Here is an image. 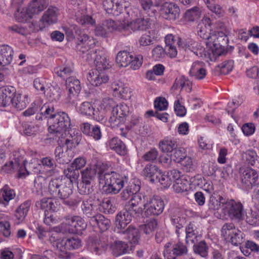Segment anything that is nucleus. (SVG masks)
<instances>
[{"mask_svg": "<svg viewBox=\"0 0 259 259\" xmlns=\"http://www.w3.org/2000/svg\"><path fill=\"white\" fill-rule=\"evenodd\" d=\"M57 14L58 9L56 7H50L42 16L39 21V23L45 24L46 26H48L56 22Z\"/></svg>", "mask_w": 259, "mask_h": 259, "instance_id": "6ab92c4d", "label": "nucleus"}, {"mask_svg": "<svg viewBox=\"0 0 259 259\" xmlns=\"http://www.w3.org/2000/svg\"><path fill=\"white\" fill-rule=\"evenodd\" d=\"M73 215H66L64 217V222L59 226V231L63 234H73L74 221Z\"/></svg>", "mask_w": 259, "mask_h": 259, "instance_id": "b1692460", "label": "nucleus"}, {"mask_svg": "<svg viewBox=\"0 0 259 259\" xmlns=\"http://www.w3.org/2000/svg\"><path fill=\"white\" fill-rule=\"evenodd\" d=\"M85 60L89 63L94 62L96 68L95 70L98 71L102 72L111 67L104 52L98 49L91 50L87 53Z\"/></svg>", "mask_w": 259, "mask_h": 259, "instance_id": "423d86ee", "label": "nucleus"}, {"mask_svg": "<svg viewBox=\"0 0 259 259\" xmlns=\"http://www.w3.org/2000/svg\"><path fill=\"white\" fill-rule=\"evenodd\" d=\"M19 131L21 134L30 136L36 132V127L28 122L23 121L19 127Z\"/></svg>", "mask_w": 259, "mask_h": 259, "instance_id": "864d4df0", "label": "nucleus"}, {"mask_svg": "<svg viewBox=\"0 0 259 259\" xmlns=\"http://www.w3.org/2000/svg\"><path fill=\"white\" fill-rule=\"evenodd\" d=\"M76 20L79 24L84 26H92L95 24V21L89 15L76 16Z\"/></svg>", "mask_w": 259, "mask_h": 259, "instance_id": "680f3d73", "label": "nucleus"}, {"mask_svg": "<svg viewBox=\"0 0 259 259\" xmlns=\"http://www.w3.org/2000/svg\"><path fill=\"white\" fill-rule=\"evenodd\" d=\"M16 93V89L12 86H6L2 89V98L4 104L11 103Z\"/></svg>", "mask_w": 259, "mask_h": 259, "instance_id": "c9c22d12", "label": "nucleus"}, {"mask_svg": "<svg viewBox=\"0 0 259 259\" xmlns=\"http://www.w3.org/2000/svg\"><path fill=\"white\" fill-rule=\"evenodd\" d=\"M108 146L120 155L124 156L127 154V150L125 144L117 138H113L109 140Z\"/></svg>", "mask_w": 259, "mask_h": 259, "instance_id": "5701e85b", "label": "nucleus"}, {"mask_svg": "<svg viewBox=\"0 0 259 259\" xmlns=\"http://www.w3.org/2000/svg\"><path fill=\"white\" fill-rule=\"evenodd\" d=\"M208 9L214 13L219 17H221L224 13V11L220 5L214 4V0H204Z\"/></svg>", "mask_w": 259, "mask_h": 259, "instance_id": "bf43d9fd", "label": "nucleus"}, {"mask_svg": "<svg viewBox=\"0 0 259 259\" xmlns=\"http://www.w3.org/2000/svg\"><path fill=\"white\" fill-rule=\"evenodd\" d=\"M51 138L55 140L58 143V145H60L62 146H63V148L65 149H70L72 150L73 147H75V145L74 144L73 142L71 141L70 139L68 138H65V134L64 136L60 137L55 138V137H52Z\"/></svg>", "mask_w": 259, "mask_h": 259, "instance_id": "3c124183", "label": "nucleus"}, {"mask_svg": "<svg viewBox=\"0 0 259 259\" xmlns=\"http://www.w3.org/2000/svg\"><path fill=\"white\" fill-rule=\"evenodd\" d=\"M22 167V165L20 166V163L15 160L14 162L10 161L9 163H5L4 165L2 166L1 170L6 173H10L14 170H18L19 176L21 177L24 175V173L21 171Z\"/></svg>", "mask_w": 259, "mask_h": 259, "instance_id": "4c0bfd02", "label": "nucleus"}, {"mask_svg": "<svg viewBox=\"0 0 259 259\" xmlns=\"http://www.w3.org/2000/svg\"><path fill=\"white\" fill-rule=\"evenodd\" d=\"M134 217L126 209L117 213L115 218L114 231L123 235V238L127 240L133 246L138 244L140 239L139 230L132 225H128Z\"/></svg>", "mask_w": 259, "mask_h": 259, "instance_id": "f257e3e1", "label": "nucleus"}, {"mask_svg": "<svg viewBox=\"0 0 259 259\" xmlns=\"http://www.w3.org/2000/svg\"><path fill=\"white\" fill-rule=\"evenodd\" d=\"M13 56V50L8 45L0 46V65L5 66L10 64Z\"/></svg>", "mask_w": 259, "mask_h": 259, "instance_id": "a211bd4d", "label": "nucleus"}, {"mask_svg": "<svg viewBox=\"0 0 259 259\" xmlns=\"http://www.w3.org/2000/svg\"><path fill=\"white\" fill-rule=\"evenodd\" d=\"M87 79L92 85L99 86L102 83L107 82L109 77L102 72L97 70H91L88 74Z\"/></svg>", "mask_w": 259, "mask_h": 259, "instance_id": "dca6fc26", "label": "nucleus"}, {"mask_svg": "<svg viewBox=\"0 0 259 259\" xmlns=\"http://www.w3.org/2000/svg\"><path fill=\"white\" fill-rule=\"evenodd\" d=\"M246 222L250 225L257 226H259V214L255 211L251 210L246 215Z\"/></svg>", "mask_w": 259, "mask_h": 259, "instance_id": "e2e57ef3", "label": "nucleus"}, {"mask_svg": "<svg viewBox=\"0 0 259 259\" xmlns=\"http://www.w3.org/2000/svg\"><path fill=\"white\" fill-rule=\"evenodd\" d=\"M193 251L203 257H206L208 255V247L205 241H201L197 244H193Z\"/></svg>", "mask_w": 259, "mask_h": 259, "instance_id": "ea45409f", "label": "nucleus"}, {"mask_svg": "<svg viewBox=\"0 0 259 259\" xmlns=\"http://www.w3.org/2000/svg\"><path fill=\"white\" fill-rule=\"evenodd\" d=\"M78 191L81 195H89L93 191V184L90 182H81L78 184Z\"/></svg>", "mask_w": 259, "mask_h": 259, "instance_id": "8fccbe9b", "label": "nucleus"}, {"mask_svg": "<svg viewBox=\"0 0 259 259\" xmlns=\"http://www.w3.org/2000/svg\"><path fill=\"white\" fill-rule=\"evenodd\" d=\"M172 251L175 255H182L187 253V248L183 243L178 242L173 245Z\"/></svg>", "mask_w": 259, "mask_h": 259, "instance_id": "774afa93", "label": "nucleus"}, {"mask_svg": "<svg viewBox=\"0 0 259 259\" xmlns=\"http://www.w3.org/2000/svg\"><path fill=\"white\" fill-rule=\"evenodd\" d=\"M48 5V0H32L27 9L32 16L33 14H37L42 11Z\"/></svg>", "mask_w": 259, "mask_h": 259, "instance_id": "393cba45", "label": "nucleus"}, {"mask_svg": "<svg viewBox=\"0 0 259 259\" xmlns=\"http://www.w3.org/2000/svg\"><path fill=\"white\" fill-rule=\"evenodd\" d=\"M239 172L242 184L246 189H251L253 186L255 185L258 179V175L255 170L249 167L240 168Z\"/></svg>", "mask_w": 259, "mask_h": 259, "instance_id": "9d476101", "label": "nucleus"}, {"mask_svg": "<svg viewBox=\"0 0 259 259\" xmlns=\"http://www.w3.org/2000/svg\"><path fill=\"white\" fill-rule=\"evenodd\" d=\"M64 173L67 178L66 181L68 183L70 182L71 184H72L73 182H75L79 176V170L73 167L72 165L65 169Z\"/></svg>", "mask_w": 259, "mask_h": 259, "instance_id": "58836bf2", "label": "nucleus"}, {"mask_svg": "<svg viewBox=\"0 0 259 259\" xmlns=\"http://www.w3.org/2000/svg\"><path fill=\"white\" fill-rule=\"evenodd\" d=\"M157 226V221L154 219H151L147 222L146 224L139 226V230L148 235L153 232Z\"/></svg>", "mask_w": 259, "mask_h": 259, "instance_id": "37998d69", "label": "nucleus"}, {"mask_svg": "<svg viewBox=\"0 0 259 259\" xmlns=\"http://www.w3.org/2000/svg\"><path fill=\"white\" fill-rule=\"evenodd\" d=\"M65 180L63 181L59 189V192L56 197L62 199L68 198L73 193V184L70 182H65Z\"/></svg>", "mask_w": 259, "mask_h": 259, "instance_id": "c756f323", "label": "nucleus"}, {"mask_svg": "<svg viewBox=\"0 0 259 259\" xmlns=\"http://www.w3.org/2000/svg\"><path fill=\"white\" fill-rule=\"evenodd\" d=\"M228 34L225 31H219L210 35L208 41L206 42L210 49L211 53L209 54L211 61L215 60L217 57L225 53L224 48L229 42Z\"/></svg>", "mask_w": 259, "mask_h": 259, "instance_id": "7ed1b4c3", "label": "nucleus"}, {"mask_svg": "<svg viewBox=\"0 0 259 259\" xmlns=\"http://www.w3.org/2000/svg\"><path fill=\"white\" fill-rule=\"evenodd\" d=\"M1 193L2 194H0V203H3L5 205H6L9 201L12 199L15 195L14 191L11 189L7 185H5L2 188Z\"/></svg>", "mask_w": 259, "mask_h": 259, "instance_id": "473e14b6", "label": "nucleus"}, {"mask_svg": "<svg viewBox=\"0 0 259 259\" xmlns=\"http://www.w3.org/2000/svg\"><path fill=\"white\" fill-rule=\"evenodd\" d=\"M129 112V108L126 104H116L112 110L111 115L109 120L110 126L112 128H116L124 123L128 118Z\"/></svg>", "mask_w": 259, "mask_h": 259, "instance_id": "0eeeda50", "label": "nucleus"}, {"mask_svg": "<svg viewBox=\"0 0 259 259\" xmlns=\"http://www.w3.org/2000/svg\"><path fill=\"white\" fill-rule=\"evenodd\" d=\"M79 110L82 114L91 116L94 111V107L91 103L84 102L80 105Z\"/></svg>", "mask_w": 259, "mask_h": 259, "instance_id": "338daca9", "label": "nucleus"}, {"mask_svg": "<svg viewBox=\"0 0 259 259\" xmlns=\"http://www.w3.org/2000/svg\"><path fill=\"white\" fill-rule=\"evenodd\" d=\"M143 175L146 178H149L152 182H154L157 179V175H159L158 167L153 164H147L142 171Z\"/></svg>", "mask_w": 259, "mask_h": 259, "instance_id": "2f4dec72", "label": "nucleus"}, {"mask_svg": "<svg viewBox=\"0 0 259 259\" xmlns=\"http://www.w3.org/2000/svg\"><path fill=\"white\" fill-rule=\"evenodd\" d=\"M223 212L230 219L240 221L244 219V210L243 204L233 199L227 200L223 208Z\"/></svg>", "mask_w": 259, "mask_h": 259, "instance_id": "6e6552de", "label": "nucleus"}, {"mask_svg": "<svg viewBox=\"0 0 259 259\" xmlns=\"http://www.w3.org/2000/svg\"><path fill=\"white\" fill-rule=\"evenodd\" d=\"M74 230L73 234H81L82 231L84 230L87 226V223L80 217L73 215Z\"/></svg>", "mask_w": 259, "mask_h": 259, "instance_id": "a18cd8bd", "label": "nucleus"}, {"mask_svg": "<svg viewBox=\"0 0 259 259\" xmlns=\"http://www.w3.org/2000/svg\"><path fill=\"white\" fill-rule=\"evenodd\" d=\"M132 55L128 52H119L116 58V62L120 67H126L130 63Z\"/></svg>", "mask_w": 259, "mask_h": 259, "instance_id": "e433bc0d", "label": "nucleus"}, {"mask_svg": "<svg viewBox=\"0 0 259 259\" xmlns=\"http://www.w3.org/2000/svg\"><path fill=\"white\" fill-rule=\"evenodd\" d=\"M62 182L63 181L59 179H52L50 181L48 185V192L51 195L57 197Z\"/></svg>", "mask_w": 259, "mask_h": 259, "instance_id": "a19ab883", "label": "nucleus"}, {"mask_svg": "<svg viewBox=\"0 0 259 259\" xmlns=\"http://www.w3.org/2000/svg\"><path fill=\"white\" fill-rule=\"evenodd\" d=\"M101 108L107 113L108 111L113 110L115 107L116 103L113 99L109 98L103 99L100 103Z\"/></svg>", "mask_w": 259, "mask_h": 259, "instance_id": "6e6d98bb", "label": "nucleus"}, {"mask_svg": "<svg viewBox=\"0 0 259 259\" xmlns=\"http://www.w3.org/2000/svg\"><path fill=\"white\" fill-rule=\"evenodd\" d=\"M40 113L36 116V119L42 120L43 118L48 119V124L50 123L51 119L54 118L58 112L55 111L53 105L51 103L44 104L39 109Z\"/></svg>", "mask_w": 259, "mask_h": 259, "instance_id": "2eb2a0df", "label": "nucleus"}, {"mask_svg": "<svg viewBox=\"0 0 259 259\" xmlns=\"http://www.w3.org/2000/svg\"><path fill=\"white\" fill-rule=\"evenodd\" d=\"M89 223L93 227H97L102 231H106L111 226L110 220L106 218L101 214H97L94 218L90 219Z\"/></svg>", "mask_w": 259, "mask_h": 259, "instance_id": "f3484780", "label": "nucleus"}, {"mask_svg": "<svg viewBox=\"0 0 259 259\" xmlns=\"http://www.w3.org/2000/svg\"><path fill=\"white\" fill-rule=\"evenodd\" d=\"M142 196L141 194H136L125 205L124 209L134 215L141 214L143 208L139 205L142 203Z\"/></svg>", "mask_w": 259, "mask_h": 259, "instance_id": "ddd939ff", "label": "nucleus"}, {"mask_svg": "<svg viewBox=\"0 0 259 259\" xmlns=\"http://www.w3.org/2000/svg\"><path fill=\"white\" fill-rule=\"evenodd\" d=\"M36 206L46 211H57L61 208V204L57 199L44 198L36 202Z\"/></svg>", "mask_w": 259, "mask_h": 259, "instance_id": "4468645a", "label": "nucleus"}, {"mask_svg": "<svg viewBox=\"0 0 259 259\" xmlns=\"http://www.w3.org/2000/svg\"><path fill=\"white\" fill-rule=\"evenodd\" d=\"M154 39L152 37L149 31L143 34L139 39V43L140 46L147 47L153 44Z\"/></svg>", "mask_w": 259, "mask_h": 259, "instance_id": "13d9d810", "label": "nucleus"}, {"mask_svg": "<svg viewBox=\"0 0 259 259\" xmlns=\"http://www.w3.org/2000/svg\"><path fill=\"white\" fill-rule=\"evenodd\" d=\"M112 247L114 255L118 256L127 252L128 246L125 242L117 241L115 242Z\"/></svg>", "mask_w": 259, "mask_h": 259, "instance_id": "c03bdc74", "label": "nucleus"}, {"mask_svg": "<svg viewBox=\"0 0 259 259\" xmlns=\"http://www.w3.org/2000/svg\"><path fill=\"white\" fill-rule=\"evenodd\" d=\"M190 179L188 176H183L180 180L176 181L174 189L177 193L187 191L190 189Z\"/></svg>", "mask_w": 259, "mask_h": 259, "instance_id": "a878e982", "label": "nucleus"}, {"mask_svg": "<svg viewBox=\"0 0 259 259\" xmlns=\"http://www.w3.org/2000/svg\"><path fill=\"white\" fill-rule=\"evenodd\" d=\"M186 232V242L187 244H194L197 241V236L198 232L196 230V227L192 223L185 228Z\"/></svg>", "mask_w": 259, "mask_h": 259, "instance_id": "bb28decb", "label": "nucleus"}, {"mask_svg": "<svg viewBox=\"0 0 259 259\" xmlns=\"http://www.w3.org/2000/svg\"><path fill=\"white\" fill-rule=\"evenodd\" d=\"M33 86L36 90L41 92L44 94H46V90H48L49 87L46 78L42 77L35 78L33 81Z\"/></svg>", "mask_w": 259, "mask_h": 259, "instance_id": "49530a36", "label": "nucleus"}, {"mask_svg": "<svg viewBox=\"0 0 259 259\" xmlns=\"http://www.w3.org/2000/svg\"><path fill=\"white\" fill-rule=\"evenodd\" d=\"M65 240L66 238H64L58 241L56 243L57 249L61 252L59 256L60 257L63 258H66L68 256L67 254V250L68 249H67V243Z\"/></svg>", "mask_w": 259, "mask_h": 259, "instance_id": "4d7b16f0", "label": "nucleus"}, {"mask_svg": "<svg viewBox=\"0 0 259 259\" xmlns=\"http://www.w3.org/2000/svg\"><path fill=\"white\" fill-rule=\"evenodd\" d=\"M66 84L68 89L75 91L76 92H80L81 86L80 81L74 76H70L66 80Z\"/></svg>", "mask_w": 259, "mask_h": 259, "instance_id": "603ef678", "label": "nucleus"}, {"mask_svg": "<svg viewBox=\"0 0 259 259\" xmlns=\"http://www.w3.org/2000/svg\"><path fill=\"white\" fill-rule=\"evenodd\" d=\"M177 146V142L171 139H164L159 143L160 149L164 153L172 152Z\"/></svg>", "mask_w": 259, "mask_h": 259, "instance_id": "72a5a7b5", "label": "nucleus"}, {"mask_svg": "<svg viewBox=\"0 0 259 259\" xmlns=\"http://www.w3.org/2000/svg\"><path fill=\"white\" fill-rule=\"evenodd\" d=\"M30 206L28 201L22 203L15 210V215L19 221L22 222L25 218Z\"/></svg>", "mask_w": 259, "mask_h": 259, "instance_id": "f704fd0d", "label": "nucleus"}, {"mask_svg": "<svg viewBox=\"0 0 259 259\" xmlns=\"http://www.w3.org/2000/svg\"><path fill=\"white\" fill-rule=\"evenodd\" d=\"M146 216L158 215L163 211L164 203L163 200L159 196H153L148 202L144 204Z\"/></svg>", "mask_w": 259, "mask_h": 259, "instance_id": "1a4fd4ad", "label": "nucleus"}, {"mask_svg": "<svg viewBox=\"0 0 259 259\" xmlns=\"http://www.w3.org/2000/svg\"><path fill=\"white\" fill-rule=\"evenodd\" d=\"M55 156L58 163L64 164L70 162L74 155L72 150L65 149L63 146L59 145L55 149Z\"/></svg>", "mask_w": 259, "mask_h": 259, "instance_id": "f8f14e48", "label": "nucleus"}, {"mask_svg": "<svg viewBox=\"0 0 259 259\" xmlns=\"http://www.w3.org/2000/svg\"><path fill=\"white\" fill-rule=\"evenodd\" d=\"M203 62L196 61L194 62L189 71L190 76L197 79H202L206 76V70L203 67Z\"/></svg>", "mask_w": 259, "mask_h": 259, "instance_id": "4be33fe9", "label": "nucleus"}, {"mask_svg": "<svg viewBox=\"0 0 259 259\" xmlns=\"http://www.w3.org/2000/svg\"><path fill=\"white\" fill-rule=\"evenodd\" d=\"M170 223L171 226L176 229V233L179 237L182 233L184 232V226L186 224V219L181 217L177 214H172L170 218Z\"/></svg>", "mask_w": 259, "mask_h": 259, "instance_id": "412c9836", "label": "nucleus"}, {"mask_svg": "<svg viewBox=\"0 0 259 259\" xmlns=\"http://www.w3.org/2000/svg\"><path fill=\"white\" fill-rule=\"evenodd\" d=\"M201 16V11L197 7L188 10L185 15V19L189 21H194Z\"/></svg>", "mask_w": 259, "mask_h": 259, "instance_id": "09e8293b", "label": "nucleus"}, {"mask_svg": "<svg viewBox=\"0 0 259 259\" xmlns=\"http://www.w3.org/2000/svg\"><path fill=\"white\" fill-rule=\"evenodd\" d=\"M242 158L248 164L259 168V157L254 150H249L243 152Z\"/></svg>", "mask_w": 259, "mask_h": 259, "instance_id": "c85d7f7f", "label": "nucleus"}, {"mask_svg": "<svg viewBox=\"0 0 259 259\" xmlns=\"http://www.w3.org/2000/svg\"><path fill=\"white\" fill-rule=\"evenodd\" d=\"M160 11L163 18L169 21H175L179 18L180 10L175 4L165 3L161 6Z\"/></svg>", "mask_w": 259, "mask_h": 259, "instance_id": "9b49d317", "label": "nucleus"}, {"mask_svg": "<svg viewBox=\"0 0 259 259\" xmlns=\"http://www.w3.org/2000/svg\"><path fill=\"white\" fill-rule=\"evenodd\" d=\"M101 165L102 163H98L94 165V168L87 167L84 170H82L81 172V181L93 184L96 174H98V179H99L98 168L101 166Z\"/></svg>", "mask_w": 259, "mask_h": 259, "instance_id": "aec40b11", "label": "nucleus"}, {"mask_svg": "<svg viewBox=\"0 0 259 259\" xmlns=\"http://www.w3.org/2000/svg\"><path fill=\"white\" fill-rule=\"evenodd\" d=\"M226 201L227 200L220 195H211L208 202V209L210 210H218L221 205L223 208Z\"/></svg>", "mask_w": 259, "mask_h": 259, "instance_id": "cd10ccee", "label": "nucleus"}, {"mask_svg": "<svg viewBox=\"0 0 259 259\" xmlns=\"http://www.w3.org/2000/svg\"><path fill=\"white\" fill-rule=\"evenodd\" d=\"M32 17L30 13L28 12V10L23 9L21 11L18 9L17 12L15 13L16 20L19 22H24L29 20Z\"/></svg>", "mask_w": 259, "mask_h": 259, "instance_id": "5fc2aeb1", "label": "nucleus"}, {"mask_svg": "<svg viewBox=\"0 0 259 259\" xmlns=\"http://www.w3.org/2000/svg\"><path fill=\"white\" fill-rule=\"evenodd\" d=\"M72 72V69L68 66H59L54 69L55 73L63 79H65Z\"/></svg>", "mask_w": 259, "mask_h": 259, "instance_id": "052dcab7", "label": "nucleus"}, {"mask_svg": "<svg viewBox=\"0 0 259 259\" xmlns=\"http://www.w3.org/2000/svg\"><path fill=\"white\" fill-rule=\"evenodd\" d=\"M95 206L88 201H83L81 205L83 213L88 218L92 219L96 215Z\"/></svg>", "mask_w": 259, "mask_h": 259, "instance_id": "de8ad7c7", "label": "nucleus"}, {"mask_svg": "<svg viewBox=\"0 0 259 259\" xmlns=\"http://www.w3.org/2000/svg\"><path fill=\"white\" fill-rule=\"evenodd\" d=\"M186 155L185 150L183 148H176L170 154L171 160L179 163Z\"/></svg>", "mask_w": 259, "mask_h": 259, "instance_id": "0e129e2a", "label": "nucleus"}, {"mask_svg": "<svg viewBox=\"0 0 259 259\" xmlns=\"http://www.w3.org/2000/svg\"><path fill=\"white\" fill-rule=\"evenodd\" d=\"M108 163H102L98 168L100 183L103 184V190L106 194H115L123 187L124 180L123 177L110 169Z\"/></svg>", "mask_w": 259, "mask_h": 259, "instance_id": "f03ea898", "label": "nucleus"}, {"mask_svg": "<svg viewBox=\"0 0 259 259\" xmlns=\"http://www.w3.org/2000/svg\"><path fill=\"white\" fill-rule=\"evenodd\" d=\"M11 103L15 108L21 110L24 109L29 103L28 96L20 94H15Z\"/></svg>", "mask_w": 259, "mask_h": 259, "instance_id": "7c9ffc66", "label": "nucleus"}, {"mask_svg": "<svg viewBox=\"0 0 259 259\" xmlns=\"http://www.w3.org/2000/svg\"><path fill=\"white\" fill-rule=\"evenodd\" d=\"M48 130L53 137L57 138L64 136L71 125L70 119L65 112H58L54 118L51 119Z\"/></svg>", "mask_w": 259, "mask_h": 259, "instance_id": "20e7f679", "label": "nucleus"}, {"mask_svg": "<svg viewBox=\"0 0 259 259\" xmlns=\"http://www.w3.org/2000/svg\"><path fill=\"white\" fill-rule=\"evenodd\" d=\"M222 236L224 239L234 246L241 244L245 241V235L235 228L232 223L225 224L221 230Z\"/></svg>", "mask_w": 259, "mask_h": 259, "instance_id": "39448f33", "label": "nucleus"}, {"mask_svg": "<svg viewBox=\"0 0 259 259\" xmlns=\"http://www.w3.org/2000/svg\"><path fill=\"white\" fill-rule=\"evenodd\" d=\"M139 2L142 9L150 17L154 16L156 10L154 4L152 0H139Z\"/></svg>", "mask_w": 259, "mask_h": 259, "instance_id": "79ce46f5", "label": "nucleus"}, {"mask_svg": "<svg viewBox=\"0 0 259 259\" xmlns=\"http://www.w3.org/2000/svg\"><path fill=\"white\" fill-rule=\"evenodd\" d=\"M106 29L109 31H113L114 30L121 31L124 28L121 24H117L114 21L112 20H107L103 24Z\"/></svg>", "mask_w": 259, "mask_h": 259, "instance_id": "69168bd1", "label": "nucleus"}]
</instances>
